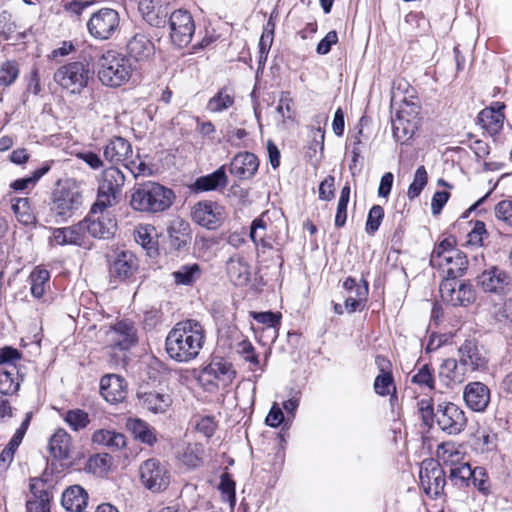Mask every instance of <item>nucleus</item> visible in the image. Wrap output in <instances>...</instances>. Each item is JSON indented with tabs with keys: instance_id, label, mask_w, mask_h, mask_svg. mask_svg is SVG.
Listing matches in <instances>:
<instances>
[{
	"instance_id": "47",
	"label": "nucleus",
	"mask_w": 512,
	"mask_h": 512,
	"mask_svg": "<svg viewBox=\"0 0 512 512\" xmlns=\"http://www.w3.org/2000/svg\"><path fill=\"white\" fill-rule=\"evenodd\" d=\"M154 232L155 228L151 225H139L134 231L135 241L148 251L154 250Z\"/></svg>"
},
{
	"instance_id": "15",
	"label": "nucleus",
	"mask_w": 512,
	"mask_h": 512,
	"mask_svg": "<svg viewBox=\"0 0 512 512\" xmlns=\"http://www.w3.org/2000/svg\"><path fill=\"white\" fill-rule=\"evenodd\" d=\"M170 37L174 45L179 48L187 46L195 32V24L191 14L186 10L174 11L169 19Z\"/></svg>"
},
{
	"instance_id": "30",
	"label": "nucleus",
	"mask_w": 512,
	"mask_h": 512,
	"mask_svg": "<svg viewBox=\"0 0 512 512\" xmlns=\"http://www.w3.org/2000/svg\"><path fill=\"white\" fill-rule=\"evenodd\" d=\"M87 501L88 494L79 485L70 486L62 493L61 504L69 512H82Z\"/></svg>"
},
{
	"instance_id": "38",
	"label": "nucleus",
	"mask_w": 512,
	"mask_h": 512,
	"mask_svg": "<svg viewBox=\"0 0 512 512\" xmlns=\"http://www.w3.org/2000/svg\"><path fill=\"white\" fill-rule=\"evenodd\" d=\"M392 129L395 139L404 143L414 134L415 125L406 119L404 109H400L392 119Z\"/></svg>"
},
{
	"instance_id": "64",
	"label": "nucleus",
	"mask_w": 512,
	"mask_h": 512,
	"mask_svg": "<svg viewBox=\"0 0 512 512\" xmlns=\"http://www.w3.org/2000/svg\"><path fill=\"white\" fill-rule=\"evenodd\" d=\"M458 455L459 452L453 443H442L438 446L437 457L443 462L453 461V457Z\"/></svg>"
},
{
	"instance_id": "53",
	"label": "nucleus",
	"mask_w": 512,
	"mask_h": 512,
	"mask_svg": "<svg viewBox=\"0 0 512 512\" xmlns=\"http://www.w3.org/2000/svg\"><path fill=\"white\" fill-rule=\"evenodd\" d=\"M19 75V68L15 61H6L0 67V86L11 85Z\"/></svg>"
},
{
	"instance_id": "59",
	"label": "nucleus",
	"mask_w": 512,
	"mask_h": 512,
	"mask_svg": "<svg viewBox=\"0 0 512 512\" xmlns=\"http://www.w3.org/2000/svg\"><path fill=\"white\" fill-rule=\"evenodd\" d=\"M274 39V24L268 21L259 40V50L269 52Z\"/></svg>"
},
{
	"instance_id": "45",
	"label": "nucleus",
	"mask_w": 512,
	"mask_h": 512,
	"mask_svg": "<svg viewBox=\"0 0 512 512\" xmlns=\"http://www.w3.org/2000/svg\"><path fill=\"white\" fill-rule=\"evenodd\" d=\"M327 117L324 115H317L314 119L315 123L317 124V127H312L310 130V143H309V149L313 150L314 153H316L317 149L321 152L324 150V138H325V131L321 128V123L326 121Z\"/></svg>"
},
{
	"instance_id": "48",
	"label": "nucleus",
	"mask_w": 512,
	"mask_h": 512,
	"mask_svg": "<svg viewBox=\"0 0 512 512\" xmlns=\"http://www.w3.org/2000/svg\"><path fill=\"white\" fill-rule=\"evenodd\" d=\"M374 391L380 396H387L396 392L394 378L391 371L380 373L374 380Z\"/></svg>"
},
{
	"instance_id": "29",
	"label": "nucleus",
	"mask_w": 512,
	"mask_h": 512,
	"mask_svg": "<svg viewBox=\"0 0 512 512\" xmlns=\"http://www.w3.org/2000/svg\"><path fill=\"white\" fill-rule=\"evenodd\" d=\"M132 154L131 144L123 137L115 136L103 149L104 158L111 163L125 161Z\"/></svg>"
},
{
	"instance_id": "17",
	"label": "nucleus",
	"mask_w": 512,
	"mask_h": 512,
	"mask_svg": "<svg viewBox=\"0 0 512 512\" xmlns=\"http://www.w3.org/2000/svg\"><path fill=\"white\" fill-rule=\"evenodd\" d=\"M478 286L485 292L508 294L512 291V278L504 270L493 266L477 277Z\"/></svg>"
},
{
	"instance_id": "13",
	"label": "nucleus",
	"mask_w": 512,
	"mask_h": 512,
	"mask_svg": "<svg viewBox=\"0 0 512 512\" xmlns=\"http://www.w3.org/2000/svg\"><path fill=\"white\" fill-rule=\"evenodd\" d=\"M457 356L462 366H464L469 373L483 372L488 368V354L484 347L474 339L465 340L458 347Z\"/></svg>"
},
{
	"instance_id": "31",
	"label": "nucleus",
	"mask_w": 512,
	"mask_h": 512,
	"mask_svg": "<svg viewBox=\"0 0 512 512\" xmlns=\"http://www.w3.org/2000/svg\"><path fill=\"white\" fill-rule=\"evenodd\" d=\"M84 235V228L80 221L69 227L55 228L52 233V241L57 245H81Z\"/></svg>"
},
{
	"instance_id": "56",
	"label": "nucleus",
	"mask_w": 512,
	"mask_h": 512,
	"mask_svg": "<svg viewBox=\"0 0 512 512\" xmlns=\"http://www.w3.org/2000/svg\"><path fill=\"white\" fill-rule=\"evenodd\" d=\"M498 220L512 227V200L506 199L498 202L494 208Z\"/></svg>"
},
{
	"instance_id": "18",
	"label": "nucleus",
	"mask_w": 512,
	"mask_h": 512,
	"mask_svg": "<svg viewBox=\"0 0 512 512\" xmlns=\"http://www.w3.org/2000/svg\"><path fill=\"white\" fill-rule=\"evenodd\" d=\"M138 267V259L132 252L118 251L110 263L109 273L111 278L117 281H131Z\"/></svg>"
},
{
	"instance_id": "3",
	"label": "nucleus",
	"mask_w": 512,
	"mask_h": 512,
	"mask_svg": "<svg viewBox=\"0 0 512 512\" xmlns=\"http://www.w3.org/2000/svg\"><path fill=\"white\" fill-rule=\"evenodd\" d=\"M82 204L83 194L80 184L74 179H66L59 182L52 192L50 212L57 222H64L73 217Z\"/></svg>"
},
{
	"instance_id": "24",
	"label": "nucleus",
	"mask_w": 512,
	"mask_h": 512,
	"mask_svg": "<svg viewBox=\"0 0 512 512\" xmlns=\"http://www.w3.org/2000/svg\"><path fill=\"white\" fill-rule=\"evenodd\" d=\"M110 344L120 350H127L135 344L136 330L131 322L119 321L108 332Z\"/></svg>"
},
{
	"instance_id": "52",
	"label": "nucleus",
	"mask_w": 512,
	"mask_h": 512,
	"mask_svg": "<svg viewBox=\"0 0 512 512\" xmlns=\"http://www.w3.org/2000/svg\"><path fill=\"white\" fill-rule=\"evenodd\" d=\"M219 489L222 493L223 499L228 501L231 508H233L236 502L235 482L229 473H223L221 475Z\"/></svg>"
},
{
	"instance_id": "33",
	"label": "nucleus",
	"mask_w": 512,
	"mask_h": 512,
	"mask_svg": "<svg viewBox=\"0 0 512 512\" xmlns=\"http://www.w3.org/2000/svg\"><path fill=\"white\" fill-rule=\"evenodd\" d=\"M92 442L102 445L110 451H118L126 446V438L114 430L100 429L93 433Z\"/></svg>"
},
{
	"instance_id": "26",
	"label": "nucleus",
	"mask_w": 512,
	"mask_h": 512,
	"mask_svg": "<svg viewBox=\"0 0 512 512\" xmlns=\"http://www.w3.org/2000/svg\"><path fill=\"white\" fill-rule=\"evenodd\" d=\"M100 393L109 403H118L125 399L126 383L123 378L115 374L105 375L100 380Z\"/></svg>"
},
{
	"instance_id": "20",
	"label": "nucleus",
	"mask_w": 512,
	"mask_h": 512,
	"mask_svg": "<svg viewBox=\"0 0 512 512\" xmlns=\"http://www.w3.org/2000/svg\"><path fill=\"white\" fill-rule=\"evenodd\" d=\"M468 373L458 358H447L439 366L438 378L446 388L454 389L464 383Z\"/></svg>"
},
{
	"instance_id": "28",
	"label": "nucleus",
	"mask_w": 512,
	"mask_h": 512,
	"mask_svg": "<svg viewBox=\"0 0 512 512\" xmlns=\"http://www.w3.org/2000/svg\"><path fill=\"white\" fill-rule=\"evenodd\" d=\"M226 271L235 285L243 286L250 280V265L242 256H231L226 262Z\"/></svg>"
},
{
	"instance_id": "35",
	"label": "nucleus",
	"mask_w": 512,
	"mask_h": 512,
	"mask_svg": "<svg viewBox=\"0 0 512 512\" xmlns=\"http://www.w3.org/2000/svg\"><path fill=\"white\" fill-rule=\"evenodd\" d=\"M71 449V437L64 429H58L50 438L49 450L54 458L67 459Z\"/></svg>"
},
{
	"instance_id": "27",
	"label": "nucleus",
	"mask_w": 512,
	"mask_h": 512,
	"mask_svg": "<svg viewBox=\"0 0 512 512\" xmlns=\"http://www.w3.org/2000/svg\"><path fill=\"white\" fill-rule=\"evenodd\" d=\"M504 108L503 103L494 102L478 114V122L489 134L495 135L502 129L505 119Z\"/></svg>"
},
{
	"instance_id": "55",
	"label": "nucleus",
	"mask_w": 512,
	"mask_h": 512,
	"mask_svg": "<svg viewBox=\"0 0 512 512\" xmlns=\"http://www.w3.org/2000/svg\"><path fill=\"white\" fill-rule=\"evenodd\" d=\"M418 411L425 426L431 427L436 421V411H434L430 399H421L417 403Z\"/></svg>"
},
{
	"instance_id": "19",
	"label": "nucleus",
	"mask_w": 512,
	"mask_h": 512,
	"mask_svg": "<svg viewBox=\"0 0 512 512\" xmlns=\"http://www.w3.org/2000/svg\"><path fill=\"white\" fill-rule=\"evenodd\" d=\"M137 398L142 408L154 414H165L173 403L168 389L140 390L137 393Z\"/></svg>"
},
{
	"instance_id": "46",
	"label": "nucleus",
	"mask_w": 512,
	"mask_h": 512,
	"mask_svg": "<svg viewBox=\"0 0 512 512\" xmlns=\"http://www.w3.org/2000/svg\"><path fill=\"white\" fill-rule=\"evenodd\" d=\"M428 182V174L426 168L419 166L414 174L412 183L408 187L407 197L412 200L418 197Z\"/></svg>"
},
{
	"instance_id": "2",
	"label": "nucleus",
	"mask_w": 512,
	"mask_h": 512,
	"mask_svg": "<svg viewBox=\"0 0 512 512\" xmlns=\"http://www.w3.org/2000/svg\"><path fill=\"white\" fill-rule=\"evenodd\" d=\"M174 199L175 194L171 189L147 181L133 188L129 204L134 211L156 214L169 209Z\"/></svg>"
},
{
	"instance_id": "32",
	"label": "nucleus",
	"mask_w": 512,
	"mask_h": 512,
	"mask_svg": "<svg viewBox=\"0 0 512 512\" xmlns=\"http://www.w3.org/2000/svg\"><path fill=\"white\" fill-rule=\"evenodd\" d=\"M42 486L44 483L38 480L30 484L34 498L27 501V512H50V494Z\"/></svg>"
},
{
	"instance_id": "50",
	"label": "nucleus",
	"mask_w": 512,
	"mask_h": 512,
	"mask_svg": "<svg viewBox=\"0 0 512 512\" xmlns=\"http://www.w3.org/2000/svg\"><path fill=\"white\" fill-rule=\"evenodd\" d=\"M411 382L421 388L434 389L435 378L432 369L425 364L411 377Z\"/></svg>"
},
{
	"instance_id": "6",
	"label": "nucleus",
	"mask_w": 512,
	"mask_h": 512,
	"mask_svg": "<svg viewBox=\"0 0 512 512\" xmlns=\"http://www.w3.org/2000/svg\"><path fill=\"white\" fill-rule=\"evenodd\" d=\"M125 180L124 173L118 167L110 166L104 169L98 180L97 207L116 206L120 201Z\"/></svg>"
},
{
	"instance_id": "61",
	"label": "nucleus",
	"mask_w": 512,
	"mask_h": 512,
	"mask_svg": "<svg viewBox=\"0 0 512 512\" xmlns=\"http://www.w3.org/2000/svg\"><path fill=\"white\" fill-rule=\"evenodd\" d=\"M247 134L245 129L228 126L225 138L232 146L239 147Z\"/></svg>"
},
{
	"instance_id": "8",
	"label": "nucleus",
	"mask_w": 512,
	"mask_h": 512,
	"mask_svg": "<svg viewBox=\"0 0 512 512\" xmlns=\"http://www.w3.org/2000/svg\"><path fill=\"white\" fill-rule=\"evenodd\" d=\"M141 484L151 493L165 491L171 483V473L167 465L157 458L143 461L138 469Z\"/></svg>"
},
{
	"instance_id": "40",
	"label": "nucleus",
	"mask_w": 512,
	"mask_h": 512,
	"mask_svg": "<svg viewBox=\"0 0 512 512\" xmlns=\"http://www.w3.org/2000/svg\"><path fill=\"white\" fill-rule=\"evenodd\" d=\"M202 275V268L198 263L185 264L172 273L174 281L178 285H192Z\"/></svg>"
},
{
	"instance_id": "14",
	"label": "nucleus",
	"mask_w": 512,
	"mask_h": 512,
	"mask_svg": "<svg viewBox=\"0 0 512 512\" xmlns=\"http://www.w3.org/2000/svg\"><path fill=\"white\" fill-rule=\"evenodd\" d=\"M419 477L426 495L437 498L443 493L446 485L445 472L437 461L433 459L424 460Z\"/></svg>"
},
{
	"instance_id": "7",
	"label": "nucleus",
	"mask_w": 512,
	"mask_h": 512,
	"mask_svg": "<svg viewBox=\"0 0 512 512\" xmlns=\"http://www.w3.org/2000/svg\"><path fill=\"white\" fill-rule=\"evenodd\" d=\"M110 207H97V202L91 206L89 215L81 223L84 233L87 232L97 239H110L117 230L116 218L110 213Z\"/></svg>"
},
{
	"instance_id": "12",
	"label": "nucleus",
	"mask_w": 512,
	"mask_h": 512,
	"mask_svg": "<svg viewBox=\"0 0 512 512\" xmlns=\"http://www.w3.org/2000/svg\"><path fill=\"white\" fill-rule=\"evenodd\" d=\"M457 278H444L439 286L443 302L451 306H468L475 300V291L471 284L459 282Z\"/></svg>"
},
{
	"instance_id": "63",
	"label": "nucleus",
	"mask_w": 512,
	"mask_h": 512,
	"mask_svg": "<svg viewBox=\"0 0 512 512\" xmlns=\"http://www.w3.org/2000/svg\"><path fill=\"white\" fill-rule=\"evenodd\" d=\"M334 181L333 176H327L319 185V198L322 200H331L334 197Z\"/></svg>"
},
{
	"instance_id": "11",
	"label": "nucleus",
	"mask_w": 512,
	"mask_h": 512,
	"mask_svg": "<svg viewBox=\"0 0 512 512\" xmlns=\"http://www.w3.org/2000/svg\"><path fill=\"white\" fill-rule=\"evenodd\" d=\"M436 424L445 433L457 435L461 433L466 425L465 412L452 402H443L436 408Z\"/></svg>"
},
{
	"instance_id": "43",
	"label": "nucleus",
	"mask_w": 512,
	"mask_h": 512,
	"mask_svg": "<svg viewBox=\"0 0 512 512\" xmlns=\"http://www.w3.org/2000/svg\"><path fill=\"white\" fill-rule=\"evenodd\" d=\"M11 202V208L19 222L25 225L33 222L34 215L28 198H14Z\"/></svg>"
},
{
	"instance_id": "60",
	"label": "nucleus",
	"mask_w": 512,
	"mask_h": 512,
	"mask_svg": "<svg viewBox=\"0 0 512 512\" xmlns=\"http://www.w3.org/2000/svg\"><path fill=\"white\" fill-rule=\"evenodd\" d=\"M338 41L337 32L332 30L329 31L325 37L318 43L316 52L320 55H325L330 52L332 45Z\"/></svg>"
},
{
	"instance_id": "23",
	"label": "nucleus",
	"mask_w": 512,
	"mask_h": 512,
	"mask_svg": "<svg viewBox=\"0 0 512 512\" xmlns=\"http://www.w3.org/2000/svg\"><path fill=\"white\" fill-rule=\"evenodd\" d=\"M249 236L256 247H261L263 251L271 250L276 241L271 223H268L263 216L252 221Z\"/></svg>"
},
{
	"instance_id": "41",
	"label": "nucleus",
	"mask_w": 512,
	"mask_h": 512,
	"mask_svg": "<svg viewBox=\"0 0 512 512\" xmlns=\"http://www.w3.org/2000/svg\"><path fill=\"white\" fill-rule=\"evenodd\" d=\"M19 387L18 371L15 366H12L10 370L0 371V393L2 395H12L19 390Z\"/></svg>"
},
{
	"instance_id": "44",
	"label": "nucleus",
	"mask_w": 512,
	"mask_h": 512,
	"mask_svg": "<svg viewBox=\"0 0 512 512\" xmlns=\"http://www.w3.org/2000/svg\"><path fill=\"white\" fill-rule=\"evenodd\" d=\"M64 421L73 431H79L88 426L90 418L84 410L71 409L65 413Z\"/></svg>"
},
{
	"instance_id": "58",
	"label": "nucleus",
	"mask_w": 512,
	"mask_h": 512,
	"mask_svg": "<svg viewBox=\"0 0 512 512\" xmlns=\"http://www.w3.org/2000/svg\"><path fill=\"white\" fill-rule=\"evenodd\" d=\"M486 235L484 222L476 221L473 229L467 235V243L472 246H481Z\"/></svg>"
},
{
	"instance_id": "21",
	"label": "nucleus",
	"mask_w": 512,
	"mask_h": 512,
	"mask_svg": "<svg viewBox=\"0 0 512 512\" xmlns=\"http://www.w3.org/2000/svg\"><path fill=\"white\" fill-rule=\"evenodd\" d=\"M259 159L251 152H240L236 154L230 164L229 172L239 180L251 179L258 171Z\"/></svg>"
},
{
	"instance_id": "51",
	"label": "nucleus",
	"mask_w": 512,
	"mask_h": 512,
	"mask_svg": "<svg viewBox=\"0 0 512 512\" xmlns=\"http://www.w3.org/2000/svg\"><path fill=\"white\" fill-rule=\"evenodd\" d=\"M384 218V209L380 205H374L369 210L365 231L369 235H374L375 232L379 229L382 220Z\"/></svg>"
},
{
	"instance_id": "25",
	"label": "nucleus",
	"mask_w": 512,
	"mask_h": 512,
	"mask_svg": "<svg viewBox=\"0 0 512 512\" xmlns=\"http://www.w3.org/2000/svg\"><path fill=\"white\" fill-rule=\"evenodd\" d=\"M128 55L137 62L148 61L155 53L151 39L144 33H135L126 44Z\"/></svg>"
},
{
	"instance_id": "16",
	"label": "nucleus",
	"mask_w": 512,
	"mask_h": 512,
	"mask_svg": "<svg viewBox=\"0 0 512 512\" xmlns=\"http://www.w3.org/2000/svg\"><path fill=\"white\" fill-rule=\"evenodd\" d=\"M192 218L200 226L214 230L225 220V208L217 202L201 201L193 207Z\"/></svg>"
},
{
	"instance_id": "5",
	"label": "nucleus",
	"mask_w": 512,
	"mask_h": 512,
	"mask_svg": "<svg viewBox=\"0 0 512 512\" xmlns=\"http://www.w3.org/2000/svg\"><path fill=\"white\" fill-rule=\"evenodd\" d=\"M98 65V78L109 87H120L129 81L133 73L130 59L115 50L103 53Z\"/></svg>"
},
{
	"instance_id": "9",
	"label": "nucleus",
	"mask_w": 512,
	"mask_h": 512,
	"mask_svg": "<svg viewBox=\"0 0 512 512\" xmlns=\"http://www.w3.org/2000/svg\"><path fill=\"white\" fill-rule=\"evenodd\" d=\"M120 14L112 8H101L94 12L87 21L89 35L95 40L112 39L120 31Z\"/></svg>"
},
{
	"instance_id": "1",
	"label": "nucleus",
	"mask_w": 512,
	"mask_h": 512,
	"mask_svg": "<svg viewBox=\"0 0 512 512\" xmlns=\"http://www.w3.org/2000/svg\"><path fill=\"white\" fill-rule=\"evenodd\" d=\"M205 341L203 326L196 320L178 322L168 333L165 349L169 357L179 363L194 360Z\"/></svg>"
},
{
	"instance_id": "4",
	"label": "nucleus",
	"mask_w": 512,
	"mask_h": 512,
	"mask_svg": "<svg viewBox=\"0 0 512 512\" xmlns=\"http://www.w3.org/2000/svg\"><path fill=\"white\" fill-rule=\"evenodd\" d=\"M430 265L444 274V278H459L468 268V260L461 250L455 248V239L446 238L433 249Z\"/></svg>"
},
{
	"instance_id": "39",
	"label": "nucleus",
	"mask_w": 512,
	"mask_h": 512,
	"mask_svg": "<svg viewBox=\"0 0 512 512\" xmlns=\"http://www.w3.org/2000/svg\"><path fill=\"white\" fill-rule=\"evenodd\" d=\"M127 429L133 434L134 438L141 442L153 445L156 442L154 429L141 419H128Z\"/></svg>"
},
{
	"instance_id": "54",
	"label": "nucleus",
	"mask_w": 512,
	"mask_h": 512,
	"mask_svg": "<svg viewBox=\"0 0 512 512\" xmlns=\"http://www.w3.org/2000/svg\"><path fill=\"white\" fill-rule=\"evenodd\" d=\"M470 481L481 493L488 494L490 492V482L486 470L483 467H475L473 469V475Z\"/></svg>"
},
{
	"instance_id": "42",
	"label": "nucleus",
	"mask_w": 512,
	"mask_h": 512,
	"mask_svg": "<svg viewBox=\"0 0 512 512\" xmlns=\"http://www.w3.org/2000/svg\"><path fill=\"white\" fill-rule=\"evenodd\" d=\"M234 104V96L228 92V89H220L207 103V110L212 113H220L227 110Z\"/></svg>"
},
{
	"instance_id": "22",
	"label": "nucleus",
	"mask_w": 512,
	"mask_h": 512,
	"mask_svg": "<svg viewBox=\"0 0 512 512\" xmlns=\"http://www.w3.org/2000/svg\"><path fill=\"white\" fill-rule=\"evenodd\" d=\"M490 389L482 382H470L463 391L466 405L475 412H483L490 403Z\"/></svg>"
},
{
	"instance_id": "36",
	"label": "nucleus",
	"mask_w": 512,
	"mask_h": 512,
	"mask_svg": "<svg viewBox=\"0 0 512 512\" xmlns=\"http://www.w3.org/2000/svg\"><path fill=\"white\" fill-rule=\"evenodd\" d=\"M204 373L208 376L214 377L222 386L229 385L235 378L236 372L233 370L232 365L223 360H214L205 367Z\"/></svg>"
},
{
	"instance_id": "62",
	"label": "nucleus",
	"mask_w": 512,
	"mask_h": 512,
	"mask_svg": "<svg viewBox=\"0 0 512 512\" xmlns=\"http://www.w3.org/2000/svg\"><path fill=\"white\" fill-rule=\"evenodd\" d=\"M139 11L142 13L143 18L153 26H159L161 20L154 12V8L151 6V3L148 1H143L139 3Z\"/></svg>"
},
{
	"instance_id": "37",
	"label": "nucleus",
	"mask_w": 512,
	"mask_h": 512,
	"mask_svg": "<svg viewBox=\"0 0 512 512\" xmlns=\"http://www.w3.org/2000/svg\"><path fill=\"white\" fill-rule=\"evenodd\" d=\"M227 183L225 166H221L213 173L199 177L195 181V188L199 191H213L219 187H225Z\"/></svg>"
},
{
	"instance_id": "34",
	"label": "nucleus",
	"mask_w": 512,
	"mask_h": 512,
	"mask_svg": "<svg viewBox=\"0 0 512 512\" xmlns=\"http://www.w3.org/2000/svg\"><path fill=\"white\" fill-rule=\"evenodd\" d=\"M30 291L34 298L42 299L50 289V272L41 266L35 267L29 275Z\"/></svg>"
},
{
	"instance_id": "57",
	"label": "nucleus",
	"mask_w": 512,
	"mask_h": 512,
	"mask_svg": "<svg viewBox=\"0 0 512 512\" xmlns=\"http://www.w3.org/2000/svg\"><path fill=\"white\" fill-rule=\"evenodd\" d=\"M473 475V469L469 463H461L460 465L451 468L450 477L453 480H459L461 485L468 486L471 476Z\"/></svg>"
},
{
	"instance_id": "10",
	"label": "nucleus",
	"mask_w": 512,
	"mask_h": 512,
	"mask_svg": "<svg viewBox=\"0 0 512 512\" xmlns=\"http://www.w3.org/2000/svg\"><path fill=\"white\" fill-rule=\"evenodd\" d=\"M90 77L88 64L79 61L59 67L54 74L55 82L71 94H80Z\"/></svg>"
},
{
	"instance_id": "49",
	"label": "nucleus",
	"mask_w": 512,
	"mask_h": 512,
	"mask_svg": "<svg viewBox=\"0 0 512 512\" xmlns=\"http://www.w3.org/2000/svg\"><path fill=\"white\" fill-rule=\"evenodd\" d=\"M236 352L247 362L251 364V369L254 370L259 365L258 356L255 353V348L252 343L243 337L235 345Z\"/></svg>"
}]
</instances>
